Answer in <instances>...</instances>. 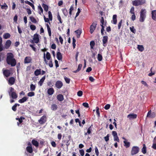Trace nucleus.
<instances>
[{
  "label": "nucleus",
  "instance_id": "obj_10",
  "mask_svg": "<svg viewBox=\"0 0 156 156\" xmlns=\"http://www.w3.org/2000/svg\"><path fill=\"white\" fill-rule=\"evenodd\" d=\"M137 116V115L136 114L132 113L128 115L127 116V117L129 119L131 120L136 118Z\"/></svg>",
  "mask_w": 156,
  "mask_h": 156
},
{
  "label": "nucleus",
  "instance_id": "obj_52",
  "mask_svg": "<svg viewBox=\"0 0 156 156\" xmlns=\"http://www.w3.org/2000/svg\"><path fill=\"white\" fill-rule=\"evenodd\" d=\"M113 137H114V140L115 141H116L118 142H119V137H118L117 136H113Z\"/></svg>",
  "mask_w": 156,
  "mask_h": 156
},
{
  "label": "nucleus",
  "instance_id": "obj_12",
  "mask_svg": "<svg viewBox=\"0 0 156 156\" xmlns=\"http://www.w3.org/2000/svg\"><path fill=\"white\" fill-rule=\"evenodd\" d=\"M62 83L61 81H58L56 83L55 86L58 88H60L62 87Z\"/></svg>",
  "mask_w": 156,
  "mask_h": 156
},
{
  "label": "nucleus",
  "instance_id": "obj_11",
  "mask_svg": "<svg viewBox=\"0 0 156 156\" xmlns=\"http://www.w3.org/2000/svg\"><path fill=\"white\" fill-rule=\"evenodd\" d=\"M46 116H43L41 119L39 120V122L41 124H43L46 121Z\"/></svg>",
  "mask_w": 156,
  "mask_h": 156
},
{
  "label": "nucleus",
  "instance_id": "obj_59",
  "mask_svg": "<svg viewBox=\"0 0 156 156\" xmlns=\"http://www.w3.org/2000/svg\"><path fill=\"white\" fill-rule=\"evenodd\" d=\"M110 105L107 104L105 105V106L104 107V108L106 110H108L110 108Z\"/></svg>",
  "mask_w": 156,
  "mask_h": 156
},
{
  "label": "nucleus",
  "instance_id": "obj_40",
  "mask_svg": "<svg viewBox=\"0 0 156 156\" xmlns=\"http://www.w3.org/2000/svg\"><path fill=\"white\" fill-rule=\"evenodd\" d=\"M98 59L99 61H101L102 60V56L100 54H98Z\"/></svg>",
  "mask_w": 156,
  "mask_h": 156
},
{
  "label": "nucleus",
  "instance_id": "obj_25",
  "mask_svg": "<svg viewBox=\"0 0 156 156\" xmlns=\"http://www.w3.org/2000/svg\"><path fill=\"white\" fill-rule=\"evenodd\" d=\"M45 78V76H44L40 80V81L38 82V84L40 85V86H41L42 85L44 81Z\"/></svg>",
  "mask_w": 156,
  "mask_h": 156
},
{
  "label": "nucleus",
  "instance_id": "obj_53",
  "mask_svg": "<svg viewBox=\"0 0 156 156\" xmlns=\"http://www.w3.org/2000/svg\"><path fill=\"white\" fill-rule=\"evenodd\" d=\"M94 41H91L90 42V45L91 47V48L93 49V47L94 45Z\"/></svg>",
  "mask_w": 156,
  "mask_h": 156
},
{
  "label": "nucleus",
  "instance_id": "obj_54",
  "mask_svg": "<svg viewBox=\"0 0 156 156\" xmlns=\"http://www.w3.org/2000/svg\"><path fill=\"white\" fill-rule=\"evenodd\" d=\"M77 95L79 97H81L83 94V92L82 91L80 90L77 92Z\"/></svg>",
  "mask_w": 156,
  "mask_h": 156
},
{
  "label": "nucleus",
  "instance_id": "obj_39",
  "mask_svg": "<svg viewBox=\"0 0 156 156\" xmlns=\"http://www.w3.org/2000/svg\"><path fill=\"white\" fill-rule=\"evenodd\" d=\"M48 17L50 20L51 21L52 20V16L51 12L49 11L48 12Z\"/></svg>",
  "mask_w": 156,
  "mask_h": 156
},
{
  "label": "nucleus",
  "instance_id": "obj_19",
  "mask_svg": "<svg viewBox=\"0 0 156 156\" xmlns=\"http://www.w3.org/2000/svg\"><path fill=\"white\" fill-rule=\"evenodd\" d=\"M15 81V79L13 77H12L9 78V83L10 85H12L14 84Z\"/></svg>",
  "mask_w": 156,
  "mask_h": 156
},
{
  "label": "nucleus",
  "instance_id": "obj_5",
  "mask_svg": "<svg viewBox=\"0 0 156 156\" xmlns=\"http://www.w3.org/2000/svg\"><path fill=\"white\" fill-rule=\"evenodd\" d=\"M139 151V148L137 146H133L131 151V154L132 155H133L137 154Z\"/></svg>",
  "mask_w": 156,
  "mask_h": 156
},
{
  "label": "nucleus",
  "instance_id": "obj_13",
  "mask_svg": "<svg viewBox=\"0 0 156 156\" xmlns=\"http://www.w3.org/2000/svg\"><path fill=\"white\" fill-rule=\"evenodd\" d=\"M3 73L5 76L7 77L10 76L11 73L10 70H4L3 69Z\"/></svg>",
  "mask_w": 156,
  "mask_h": 156
},
{
  "label": "nucleus",
  "instance_id": "obj_27",
  "mask_svg": "<svg viewBox=\"0 0 156 156\" xmlns=\"http://www.w3.org/2000/svg\"><path fill=\"white\" fill-rule=\"evenodd\" d=\"M46 26L47 27L48 31V33L49 36V37H51V29L49 26L48 24H46Z\"/></svg>",
  "mask_w": 156,
  "mask_h": 156
},
{
  "label": "nucleus",
  "instance_id": "obj_4",
  "mask_svg": "<svg viewBox=\"0 0 156 156\" xmlns=\"http://www.w3.org/2000/svg\"><path fill=\"white\" fill-rule=\"evenodd\" d=\"M146 2L145 0H136L132 1L133 5L135 6L142 5Z\"/></svg>",
  "mask_w": 156,
  "mask_h": 156
},
{
  "label": "nucleus",
  "instance_id": "obj_50",
  "mask_svg": "<svg viewBox=\"0 0 156 156\" xmlns=\"http://www.w3.org/2000/svg\"><path fill=\"white\" fill-rule=\"evenodd\" d=\"M30 29L32 30H34L36 29V26L33 25H30Z\"/></svg>",
  "mask_w": 156,
  "mask_h": 156
},
{
  "label": "nucleus",
  "instance_id": "obj_48",
  "mask_svg": "<svg viewBox=\"0 0 156 156\" xmlns=\"http://www.w3.org/2000/svg\"><path fill=\"white\" fill-rule=\"evenodd\" d=\"M101 27H104V18L103 17H102L101 18Z\"/></svg>",
  "mask_w": 156,
  "mask_h": 156
},
{
  "label": "nucleus",
  "instance_id": "obj_43",
  "mask_svg": "<svg viewBox=\"0 0 156 156\" xmlns=\"http://www.w3.org/2000/svg\"><path fill=\"white\" fill-rule=\"evenodd\" d=\"M2 37H0V51H1L2 50Z\"/></svg>",
  "mask_w": 156,
  "mask_h": 156
},
{
  "label": "nucleus",
  "instance_id": "obj_9",
  "mask_svg": "<svg viewBox=\"0 0 156 156\" xmlns=\"http://www.w3.org/2000/svg\"><path fill=\"white\" fill-rule=\"evenodd\" d=\"M156 116V113L155 112H151V111H149L147 114V117L154 118Z\"/></svg>",
  "mask_w": 156,
  "mask_h": 156
},
{
  "label": "nucleus",
  "instance_id": "obj_63",
  "mask_svg": "<svg viewBox=\"0 0 156 156\" xmlns=\"http://www.w3.org/2000/svg\"><path fill=\"white\" fill-rule=\"evenodd\" d=\"M83 105L86 108H88L89 107L88 104L87 103H83Z\"/></svg>",
  "mask_w": 156,
  "mask_h": 156
},
{
  "label": "nucleus",
  "instance_id": "obj_16",
  "mask_svg": "<svg viewBox=\"0 0 156 156\" xmlns=\"http://www.w3.org/2000/svg\"><path fill=\"white\" fill-rule=\"evenodd\" d=\"M58 51L57 54V58L58 60H62V56L61 53L60 52V50L59 49L58 50Z\"/></svg>",
  "mask_w": 156,
  "mask_h": 156
},
{
  "label": "nucleus",
  "instance_id": "obj_38",
  "mask_svg": "<svg viewBox=\"0 0 156 156\" xmlns=\"http://www.w3.org/2000/svg\"><path fill=\"white\" fill-rule=\"evenodd\" d=\"M24 118L23 117H21L20 118H16V119L19 121L20 123H21L23 122V119H24Z\"/></svg>",
  "mask_w": 156,
  "mask_h": 156
},
{
  "label": "nucleus",
  "instance_id": "obj_32",
  "mask_svg": "<svg viewBox=\"0 0 156 156\" xmlns=\"http://www.w3.org/2000/svg\"><path fill=\"white\" fill-rule=\"evenodd\" d=\"M10 37V35L9 33H5L3 35V37L5 39L9 38Z\"/></svg>",
  "mask_w": 156,
  "mask_h": 156
},
{
  "label": "nucleus",
  "instance_id": "obj_60",
  "mask_svg": "<svg viewBox=\"0 0 156 156\" xmlns=\"http://www.w3.org/2000/svg\"><path fill=\"white\" fill-rule=\"evenodd\" d=\"M80 153L82 156H83L84 155V151L83 150H80Z\"/></svg>",
  "mask_w": 156,
  "mask_h": 156
},
{
  "label": "nucleus",
  "instance_id": "obj_64",
  "mask_svg": "<svg viewBox=\"0 0 156 156\" xmlns=\"http://www.w3.org/2000/svg\"><path fill=\"white\" fill-rule=\"evenodd\" d=\"M136 16L134 14H133L131 16V19L133 21H134L136 20Z\"/></svg>",
  "mask_w": 156,
  "mask_h": 156
},
{
  "label": "nucleus",
  "instance_id": "obj_58",
  "mask_svg": "<svg viewBox=\"0 0 156 156\" xmlns=\"http://www.w3.org/2000/svg\"><path fill=\"white\" fill-rule=\"evenodd\" d=\"M63 13L65 16H67L68 14L67 11L66 9H64L63 10Z\"/></svg>",
  "mask_w": 156,
  "mask_h": 156
},
{
  "label": "nucleus",
  "instance_id": "obj_44",
  "mask_svg": "<svg viewBox=\"0 0 156 156\" xmlns=\"http://www.w3.org/2000/svg\"><path fill=\"white\" fill-rule=\"evenodd\" d=\"M130 31L133 33L135 34L136 33V30L134 29V27L132 26V27H130Z\"/></svg>",
  "mask_w": 156,
  "mask_h": 156
},
{
  "label": "nucleus",
  "instance_id": "obj_20",
  "mask_svg": "<svg viewBox=\"0 0 156 156\" xmlns=\"http://www.w3.org/2000/svg\"><path fill=\"white\" fill-rule=\"evenodd\" d=\"M54 92V90L52 88H50L48 89V93L50 95H52Z\"/></svg>",
  "mask_w": 156,
  "mask_h": 156
},
{
  "label": "nucleus",
  "instance_id": "obj_42",
  "mask_svg": "<svg viewBox=\"0 0 156 156\" xmlns=\"http://www.w3.org/2000/svg\"><path fill=\"white\" fill-rule=\"evenodd\" d=\"M30 19L31 21V22L34 23H37V21L33 17H30Z\"/></svg>",
  "mask_w": 156,
  "mask_h": 156
},
{
  "label": "nucleus",
  "instance_id": "obj_33",
  "mask_svg": "<svg viewBox=\"0 0 156 156\" xmlns=\"http://www.w3.org/2000/svg\"><path fill=\"white\" fill-rule=\"evenodd\" d=\"M137 48L138 50L140 51H142L144 50V48L143 45H138L137 46Z\"/></svg>",
  "mask_w": 156,
  "mask_h": 156
},
{
  "label": "nucleus",
  "instance_id": "obj_18",
  "mask_svg": "<svg viewBox=\"0 0 156 156\" xmlns=\"http://www.w3.org/2000/svg\"><path fill=\"white\" fill-rule=\"evenodd\" d=\"M31 59L30 57H27L24 59V63H28L30 62Z\"/></svg>",
  "mask_w": 156,
  "mask_h": 156
},
{
  "label": "nucleus",
  "instance_id": "obj_8",
  "mask_svg": "<svg viewBox=\"0 0 156 156\" xmlns=\"http://www.w3.org/2000/svg\"><path fill=\"white\" fill-rule=\"evenodd\" d=\"M97 25L96 22H93L90 27V32L91 34H92L95 30Z\"/></svg>",
  "mask_w": 156,
  "mask_h": 156
},
{
  "label": "nucleus",
  "instance_id": "obj_61",
  "mask_svg": "<svg viewBox=\"0 0 156 156\" xmlns=\"http://www.w3.org/2000/svg\"><path fill=\"white\" fill-rule=\"evenodd\" d=\"M44 21L45 22L49 23V20L48 18H46L44 16Z\"/></svg>",
  "mask_w": 156,
  "mask_h": 156
},
{
  "label": "nucleus",
  "instance_id": "obj_45",
  "mask_svg": "<svg viewBox=\"0 0 156 156\" xmlns=\"http://www.w3.org/2000/svg\"><path fill=\"white\" fill-rule=\"evenodd\" d=\"M90 127L88 128L87 129V132L85 133L84 135L85 136H86V135H87V134H89L91 133V130H90Z\"/></svg>",
  "mask_w": 156,
  "mask_h": 156
},
{
  "label": "nucleus",
  "instance_id": "obj_3",
  "mask_svg": "<svg viewBox=\"0 0 156 156\" xmlns=\"http://www.w3.org/2000/svg\"><path fill=\"white\" fill-rule=\"evenodd\" d=\"M147 10L145 9H141L140 12V17L139 21L141 22H143L144 21L146 17Z\"/></svg>",
  "mask_w": 156,
  "mask_h": 156
},
{
  "label": "nucleus",
  "instance_id": "obj_29",
  "mask_svg": "<svg viewBox=\"0 0 156 156\" xmlns=\"http://www.w3.org/2000/svg\"><path fill=\"white\" fill-rule=\"evenodd\" d=\"M26 150L29 153H31L33 152V149L32 147L31 146H27L26 148Z\"/></svg>",
  "mask_w": 156,
  "mask_h": 156
},
{
  "label": "nucleus",
  "instance_id": "obj_22",
  "mask_svg": "<svg viewBox=\"0 0 156 156\" xmlns=\"http://www.w3.org/2000/svg\"><path fill=\"white\" fill-rule=\"evenodd\" d=\"M123 143L124 144V146H125L126 148H128L130 146V143L127 140H124Z\"/></svg>",
  "mask_w": 156,
  "mask_h": 156
},
{
  "label": "nucleus",
  "instance_id": "obj_17",
  "mask_svg": "<svg viewBox=\"0 0 156 156\" xmlns=\"http://www.w3.org/2000/svg\"><path fill=\"white\" fill-rule=\"evenodd\" d=\"M11 44V42L10 40H8L5 43V48L6 49L8 48L10 46Z\"/></svg>",
  "mask_w": 156,
  "mask_h": 156
},
{
  "label": "nucleus",
  "instance_id": "obj_14",
  "mask_svg": "<svg viewBox=\"0 0 156 156\" xmlns=\"http://www.w3.org/2000/svg\"><path fill=\"white\" fill-rule=\"evenodd\" d=\"M117 16L116 15H114L112 17V20L111 21V23L114 24H116L117 22Z\"/></svg>",
  "mask_w": 156,
  "mask_h": 156
},
{
  "label": "nucleus",
  "instance_id": "obj_56",
  "mask_svg": "<svg viewBox=\"0 0 156 156\" xmlns=\"http://www.w3.org/2000/svg\"><path fill=\"white\" fill-rule=\"evenodd\" d=\"M134 8L133 7H132L130 10V12L131 14H134Z\"/></svg>",
  "mask_w": 156,
  "mask_h": 156
},
{
  "label": "nucleus",
  "instance_id": "obj_55",
  "mask_svg": "<svg viewBox=\"0 0 156 156\" xmlns=\"http://www.w3.org/2000/svg\"><path fill=\"white\" fill-rule=\"evenodd\" d=\"M122 20H120V22L118 23V29H119L120 28H121V24H122Z\"/></svg>",
  "mask_w": 156,
  "mask_h": 156
},
{
  "label": "nucleus",
  "instance_id": "obj_47",
  "mask_svg": "<svg viewBox=\"0 0 156 156\" xmlns=\"http://www.w3.org/2000/svg\"><path fill=\"white\" fill-rule=\"evenodd\" d=\"M110 136L109 134H108L107 135L104 137V139L106 142L108 141L109 140V137Z\"/></svg>",
  "mask_w": 156,
  "mask_h": 156
},
{
  "label": "nucleus",
  "instance_id": "obj_23",
  "mask_svg": "<svg viewBox=\"0 0 156 156\" xmlns=\"http://www.w3.org/2000/svg\"><path fill=\"white\" fill-rule=\"evenodd\" d=\"M57 99L59 101H62L63 100L64 98L62 94H58L57 96Z\"/></svg>",
  "mask_w": 156,
  "mask_h": 156
},
{
  "label": "nucleus",
  "instance_id": "obj_57",
  "mask_svg": "<svg viewBox=\"0 0 156 156\" xmlns=\"http://www.w3.org/2000/svg\"><path fill=\"white\" fill-rule=\"evenodd\" d=\"M141 83L143 85H144L146 87H148V85L147 84V83L146 82L144 81H141Z\"/></svg>",
  "mask_w": 156,
  "mask_h": 156
},
{
  "label": "nucleus",
  "instance_id": "obj_6",
  "mask_svg": "<svg viewBox=\"0 0 156 156\" xmlns=\"http://www.w3.org/2000/svg\"><path fill=\"white\" fill-rule=\"evenodd\" d=\"M40 35L37 34H35L33 36V38L32 41V42L35 43H38L39 41Z\"/></svg>",
  "mask_w": 156,
  "mask_h": 156
},
{
  "label": "nucleus",
  "instance_id": "obj_30",
  "mask_svg": "<svg viewBox=\"0 0 156 156\" xmlns=\"http://www.w3.org/2000/svg\"><path fill=\"white\" fill-rule=\"evenodd\" d=\"M41 73V69H37L36 70L34 73V75L36 76H38Z\"/></svg>",
  "mask_w": 156,
  "mask_h": 156
},
{
  "label": "nucleus",
  "instance_id": "obj_34",
  "mask_svg": "<svg viewBox=\"0 0 156 156\" xmlns=\"http://www.w3.org/2000/svg\"><path fill=\"white\" fill-rule=\"evenodd\" d=\"M51 108L52 110L55 111L57 109V106L56 105L53 104L51 105Z\"/></svg>",
  "mask_w": 156,
  "mask_h": 156
},
{
  "label": "nucleus",
  "instance_id": "obj_62",
  "mask_svg": "<svg viewBox=\"0 0 156 156\" xmlns=\"http://www.w3.org/2000/svg\"><path fill=\"white\" fill-rule=\"evenodd\" d=\"M48 64V65L50 67H52L53 66V65L52 62V61L51 60L49 61V63Z\"/></svg>",
  "mask_w": 156,
  "mask_h": 156
},
{
  "label": "nucleus",
  "instance_id": "obj_51",
  "mask_svg": "<svg viewBox=\"0 0 156 156\" xmlns=\"http://www.w3.org/2000/svg\"><path fill=\"white\" fill-rule=\"evenodd\" d=\"M64 78L67 83H70V79L69 78H67L66 76L64 77Z\"/></svg>",
  "mask_w": 156,
  "mask_h": 156
},
{
  "label": "nucleus",
  "instance_id": "obj_36",
  "mask_svg": "<svg viewBox=\"0 0 156 156\" xmlns=\"http://www.w3.org/2000/svg\"><path fill=\"white\" fill-rule=\"evenodd\" d=\"M36 87L35 85L31 84L30 86V90L31 91H34Z\"/></svg>",
  "mask_w": 156,
  "mask_h": 156
},
{
  "label": "nucleus",
  "instance_id": "obj_24",
  "mask_svg": "<svg viewBox=\"0 0 156 156\" xmlns=\"http://www.w3.org/2000/svg\"><path fill=\"white\" fill-rule=\"evenodd\" d=\"M27 99L28 98L26 97H24L22 99L19 100L18 102L20 103H22L26 101Z\"/></svg>",
  "mask_w": 156,
  "mask_h": 156
},
{
  "label": "nucleus",
  "instance_id": "obj_37",
  "mask_svg": "<svg viewBox=\"0 0 156 156\" xmlns=\"http://www.w3.org/2000/svg\"><path fill=\"white\" fill-rule=\"evenodd\" d=\"M141 150L143 154H145L146 153V147L145 144H144L143 147Z\"/></svg>",
  "mask_w": 156,
  "mask_h": 156
},
{
  "label": "nucleus",
  "instance_id": "obj_15",
  "mask_svg": "<svg viewBox=\"0 0 156 156\" xmlns=\"http://www.w3.org/2000/svg\"><path fill=\"white\" fill-rule=\"evenodd\" d=\"M152 18L154 20L156 21V10L151 11Z\"/></svg>",
  "mask_w": 156,
  "mask_h": 156
},
{
  "label": "nucleus",
  "instance_id": "obj_7",
  "mask_svg": "<svg viewBox=\"0 0 156 156\" xmlns=\"http://www.w3.org/2000/svg\"><path fill=\"white\" fill-rule=\"evenodd\" d=\"M51 58V55L50 53L48 52H47L45 55V53H44V60L46 64L48 65V61L46 60V59L48 60H49Z\"/></svg>",
  "mask_w": 156,
  "mask_h": 156
},
{
  "label": "nucleus",
  "instance_id": "obj_46",
  "mask_svg": "<svg viewBox=\"0 0 156 156\" xmlns=\"http://www.w3.org/2000/svg\"><path fill=\"white\" fill-rule=\"evenodd\" d=\"M35 94L34 92H29L27 94V95L29 97H32L34 96Z\"/></svg>",
  "mask_w": 156,
  "mask_h": 156
},
{
  "label": "nucleus",
  "instance_id": "obj_31",
  "mask_svg": "<svg viewBox=\"0 0 156 156\" xmlns=\"http://www.w3.org/2000/svg\"><path fill=\"white\" fill-rule=\"evenodd\" d=\"M42 6L44 8V10L45 11L47 12L48 11V7L47 5L43 3L42 4Z\"/></svg>",
  "mask_w": 156,
  "mask_h": 156
},
{
  "label": "nucleus",
  "instance_id": "obj_1",
  "mask_svg": "<svg viewBox=\"0 0 156 156\" xmlns=\"http://www.w3.org/2000/svg\"><path fill=\"white\" fill-rule=\"evenodd\" d=\"M6 61L7 63L11 65L12 66H15L16 64V61L14 58L12 53H9L7 54Z\"/></svg>",
  "mask_w": 156,
  "mask_h": 156
},
{
  "label": "nucleus",
  "instance_id": "obj_35",
  "mask_svg": "<svg viewBox=\"0 0 156 156\" xmlns=\"http://www.w3.org/2000/svg\"><path fill=\"white\" fill-rule=\"evenodd\" d=\"M32 144L36 147H37L38 146V143L36 140H33L32 141Z\"/></svg>",
  "mask_w": 156,
  "mask_h": 156
},
{
  "label": "nucleus",
  "instance_id": "obj_49",
  "mask_svg": "<svg viewBox=\"0 0 156 156\" xmlns=\"http://www.w3.org/2000/svg\"><path fill=\"white\" fill-rule=\"evenodd\" d=\"M95 154L97 156H98L99 154V151L97 147H96L95 148Z\"/></svg>",
  "mask_w": 156,
  "mask_h": 156
},
{
  "label": "nucleus",
  "instance_id": "obj_41",
  "mask_svg": "<svg viewBox=\"0 0 156 156\" xmlns=\"http://www.w3.org/2000/svg\"><path fill=\"white\" fill-rule=\"evenodd\" d=\"M20 105L17 104H16L14 105H13L12 107V110L14 111H15L16 110V107H17V106H19Z\"/></svg>",
  "mask_w": 156,
  "mask_h": 156
},
{
  "label": "nucleus",
  "instance_id": "obj_28",
  "mask_svg": "<svg viewBox=\"0 0 156 156\" xmlns=\"http://www.w3.org/2000/svg\"><path fill=\"white\" fill-rule=\"evenodd\" d=\"M38 9L39 13L41 15V13H43V9L41 5L38 6Z\"/></svg>",
  "mask_w": 156,
  "mask_h": 156
},
{
  "label": "nucleus",
  "instance_id": "obj_2",
  "mask_svg": "<svg viewBox=\"0 0 156 156\" xmlns=\"http://www.w3.org/2000/svg\"><path fill=\"white\" fill-rule=\"evenodd\" d=\"M9 91H8L10 98L11 99L10 100L11 103H12L14 101V99H16L17 97V95L16 93L14 91L13 88L10 87L9 88Z\"/></svg>",
  "mask_w": 156,
  "mask_h": 156
},
{
  "label": "nucleus",
  "instance_id": "obj_26",
  "mask_svg": "<svg viewBox=\"0 0 156 156\" xmlns=\"http://www.w3.org/2000/svg\"><path fill=\"white\" fill-rule=\"evenodd\" d=\"M75 32L77 34V38H79L80 36L82 33L81 30H78L76 31H75Z\"/></svg>",
  "mask_w": 156,
  "mask_h": 156
},
{
  "label": "nucleus",
  "instance_id": "obj_21",
  "mask_svg": "<svg viewBox=\"0 0 156 156\" xmlns=\"http://www.w3.org/2000/svg\"><path fill=\"white\" fill-rule=\"evenodd\" d=\"M108 40V37L107 36H105L103 37L102 39V41L103 44V45L105 46L104 44H105Z\"/></svg>",
  "mask_w": 156,
  "mask_h": 156
}]
</instances>
